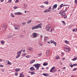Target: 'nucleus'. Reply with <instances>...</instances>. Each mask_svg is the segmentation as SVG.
<instances>
[{
    "instance_id": "32",
    "label": "nucleus",
    "mask_w": 77,
    "mask_h": 77,
    "mask_svg": "<svg viewBox=\"0 0 77 77\" xmlns=\"http://www.w3.org/2000/svg\"><path fill=\"white\" fill-rule=\"evenodd\" d=\"M1 43L3 44V45H4V43H5V41H1Z\"/></svg>"
},
{
    "instance_id": "57",
    "label": "nucleus",
    "mask_w": 77,
    "mask_h": 77,
    "mask_svg": "<svg viewBox=\"0 0 77 77\" xmlns=\"http://www.w3.org/2000/svg\"><path fill=\"white\" fill-rule=\"evenodd\" d=\"M62 22L63 23V24H65V22L64 21H63Z\"/></svg>"
},
{
    "instance_id": "34",
    "label": "nucleus",
    "mask_w": 77,
    "mask_h": 77,
    "mask_svg": "<svg viewBox=\"0 0 77 77\" xmlns=\"http://www.w3.org/2000/svg\"><path fill=\"white\" fill-rule=\"evenodd\" d=\"M16 71H17V72H18V71H20V69H15Z\"/></svg>"
},
{
    "instance_id": "18",
    "label": "nucleus",
    "mask_w": 77,
    "mask_h": 77,
    "mask_svg": "<svg viewBox=\"0 0 77 77\" xmlns=\"http://www.w3.org/2000/svg\"><path fill=\"white\" fill-rule=\"evenodd\" d=\"M43 66H47V65H48V63L47 62L44 63L43 64Z\"/></svg>"
},
{
    "instance_id": "46",
    "label": "nucleus",
    "mask_w": 77,
    "mask_h": 77,
    "mask_svg": "<svg viewBox=\"0 0 77 77\" xmlns=\"http://www.w3.org/2000/svg\"><path fill=\"white\" fill-rule=\"evenodd\" d=\"M77 59V58H74L73 59V60H76Z\"/></svg>"
},
{
    "instance_id": "14",
    "label": "nucleus",
    "mask_w": 77,
    "mask_h": 77,
    "mask_svg": "<svg viewBox=\"0 0 77 77\" xmlns=\"http://www.w3.org/2000/svg\"><path fill=\"white\" fill-rule=\"evenodd\" d=\"M51 43H52L54 44L55 46H56V44H57V43H56V42L53 41H51Z\"/></svg>"
},
{
    "instance_id": "41",
    "label": "nucleus",
    "mask_w": 77,
    "mask_h": 77,
    "mask_svg": "<svg viewBox=\"0 0 77 77\" xmlns=\"http://www.w3.org/2000/svg\"><path fill=\"white\" fill-rule=\"evenodd\" d=\"M18 8V7L17 6H15L14 7V9H17Z\"/></svg>"
},
{
    "instance_id": "40",
    "label": "nucleus",
    "mask_w": 77,
    "mask_h": 77,
    "mask_svg": "<svg viewBox=\"0 0 77 77\" xmlns=\"http://www.w3.org/2000/svg\"><path fill=\"white\" fill-rule=\"evenodd\" d=\"M64 48H67L68 46L66 45H65L64 46Z\"/></svg>"
},
{
    "instance_id": "10",
    "label": "nucleus",
    "mask_w": 77,
    "mask_h": 77,
    "mask_svg": "<svg viewBox=\"0 0 77 77\" xmlns=\"http://www.w3.org/2000/svg\"><path fill=\"white\" fill-rule=\"evenodd\" d=\"M50 11H51V10L48 9L44 11V13H47V12H50Z\"/></svg>"
},
{
    "instance_id": "39",
    "label": "nucleus",
    "mask_w": 77,
    "mask_h": 77,
    "mask_svg": "<svg viewBox=\"0 0 77 77\" xmlns=\"http://www.w3.org/2000/svg\"><path fill=\"white\" fill-rule=\"evenodd\" d=\"M65 42L66 44H68V43H69V42L67 41H66Z\"/></svg>"
},
{
    "instance_id": "20",
    "label": "nucleus",
    "mask_w": 77,
    "mask_h": 77,
    "mask_svg": "<svg viewBox=\"0 0 77 77\" xmlns=\"http://www.w3.org/2000/svg\"><path fill=\"white\" fill-rule=\"evenodd\" d=\"M35 62V60H32L30 62V63L32 64L33 63H34Z\"/></svg>"
},
{
    "instance_id": "25",
    "label": "nucleus",
    "mask_w": 77,
    "mask_h": 77,
    "mask_svg": "<svg viewBox=\"0 0 77 77\" xmlns=\"http://www.w3.org/2000/svg\"><path fill=\"white\" fill-rule=\"evenodd\" d=\"M26 58H30V55H28L26 56Z\"/></svg>"
},
{
    "instance_id": "51",
    "label": "nucleus",
    "mask_w": 77,
    "mask_h": 77,
    "mask_svg": "<svg viewBox=\"0 0 77 77\" xmlns=\"http://www.w3.org/2000/svg\"><path fill=\"white\" fill-rule=\"evenodd\" d=\"M0 67H3V66L2 65H0Z\"/></svg>"
},
{
    "instance_id": "29",
    "label": "nucleus",
    "mask_w": 77,
    "mask_h": 77,
    "mask_svg": "<svg viewBox=\"0 0 77 77\" xmlns=\"http://www.w3.org/2000/svg\"><path fill=\"white\" fill-rule=\"evenodd\" d=\"M56 59H59V56H57L55 57Z\"/></svg>"
},
{
    "instance_id": "19",
    "label": "nucleus",
    "mask_w": 77,
    "mask_h": 77,
    "mask_svg": "<svg viewBox=\"0 0 77 77\" xmlns=\"http://www.w3.org/2000/svg\"><path fill=\"white\" fill-rule=\"evenodd\" d=\"M19 77H24V75L22 74V73H20Z\"/></svg>"
},
{
    "instance_id": "56",
    "label": "nucleus",
    "mask_w": 77,
    "mask_h": 77,
    "mask_svg": "<svg viewBox=\"0 0 77 77\" xmlns=\"http://www.w3.org/2000/svg\"><path fill=\"white\" fill-rule=\"evenodd\" d=\"M2 61H3V60H2V59L0 58V62H2Z\"/></svg>"
},
{
    "instance_id": "47",
    "label": "nucleus",
    "mask_w": 77,
    "mask_h": 77,
    "mask_svg": "<svg viewBox=\"0 0 77 77\" xmlns=\"http://www.w3.org/2000/svg\"><path fill=\"white\" fill-rule=\"evenodd\" d=\"M18 2V0H16V1L15 2V3H17Z\"/></svg>"
},
{
    "instance_id": "38",
    "label": "nucleus",
    "mask_w": 77,
    "mask_h": 77,
    "mask_svg": "<svg viewBox=\"0 0 77 77\" xmlns=\"http://www.w3.org/2000/svg\"><path fill=\"white\" fill-rule=\"evenodd\" d=\"M22 56H26V54L25 53L23 54Z\"/></svg>"
},
{
    "instance_id": "31",
    "label": "nucleus",
    "mask_w": 77,
    "mask_h": 77,
    "mask_svg": "<svg viewBox=\"0 0 77 77\" xmlns=\"http://www.w3.org/2000/svg\"><path fill=\"white\" fill-rule=\"evenodd\" d=\"M64 50L65 51H66V52H67V51H68V48H66L65 49H64Z\"/></svg>"
},
{
    "instance_id": "3",
    "label": "nucleus",
    "mask_w": 77,
    "mask_h": 77,
    "mask_svg": "<svg viewBox=\"0 0 77 77\" xmlns=\"http://www.w3.org/2000/svg\"><path fill=\"white\" fill-rule=\"evenodd\" d=\"M46 29L47 30L49 31V32H51L52 31H53V29H52V28H51L50 25H48L46 26Z\"/></svg>"
},
{
    "instance_id": "26",
    "label": "nucleus",
    "mask_w": 77,
    "mask_h": 77,
    "mask_svg": "<svg viewBox=\"0 0 77 77\" xmlns=\"http://www.w3.org/2000/svg\"><path fill=\"white\" fill-rule=\"evenodd\" d=\"M29 50H30V51H32V50H33V49L32 48V47H29Z\"/></svg>"
},
{
    "instance_id": "48",
    "label": "nucleus",
    "mask_w": 77,
    "mask_h": 77,
    "mask_svg": "<svg viewBox=\"0 0 77 77\" xmlns=\"http://www.w3.org/2000/svg\"><path fill=\"white\" fill-rule=\"evenodd\" d=\"M70 48H68V51H70Z\"/></svg>"
},
{
    "instance_id": "21",
    "label": "nucleus",
    "mask_w": 77,
    "mask_h": 77,
    "mask_svg": "<svg viewBox=\"0 0 77 77\" xmlns=\"http://www.w3.org/2000/svg\"><path fill=\"white\" fill-rule=\"evenodd\" d=\"M56 71H57V69H55L52 70V72H55Z\"/></svg>"
},
{
    "instance_id": "55",
    "label": "nucleus",
    "mask_w": 77,
    "mask_h": 77,
    "mask_svg": "<svg viewBox=\"0 0 77 77\" xmlns=\"http://www.w3.org/2000/svg\"><path fill=\"white\" fill-rule=\"evenodd\" d=\"M68 6V5H63V6Z\"/></svg>"
},
{
    "instance_id": "22",
    "label": "nucleus",
    "mask_w": 77,
    "mask_h": 77,
    "mask_svg": "<svg viewBox=\"0 0 77 77\" xmlns=\"http://www.w3.org/2000/svg\"><path fill=\"white\" fill-rule=\"evenodd\" d=\"M50 51H46V54L47 56H48V54L49 53H50Z\"/></svg>"
},
{
    "instance_id": "5",
    "label": "nucleus",
    "mask_w": 77,
    "mask_h": 77,
    "mask_svg": "<svg viewBox=\"0 0 77 77\" xmlns=\"http://www.w3.org/2000/svg\"><path fill=\"white\" fill-rule=\"evenodd\" d=\"M33 66L36 68V69L38 70L39 68V67H40V64L39 63H36Z\"/></svg>"
},
{
    "instance_id": "43",
    "label": "nucleus",
    "mask_w": 77,
    "mask_h": 77,
    "mask_svg": "<svg viewBox=\"0 0 77 77\" xmlns=\"http://www.w3.org/2000/svg\"><path fill=\"white\" fill-rule=\"evenodd\" d=\"M55 8H54V7H53V8L52 9V11H53L55 9Z\"/></svg>"
},
{
    "instance_id": "15",
    "label": "nucleus",
    "mask_w": 77,
    "mask_h": 77,
    "mask_svg": "<svg viewBox=\"0 0 77 77\" xmlns=\"http://www.w3.org/2000/svg\"><path fill=\"white\" fill-rule=\"evenodd\" d=\"M55 69V66H53V67L51 69H50V72H52V71L54 70Z\"/></svg>"
},
{
    "instance_id": "49",
    "label": "nucleus",
    "mask_w": 77,
    "mask_h": 77,
    "mask_svg": "<svg viewBox=\"0 0 77 77\" xmlns=\"http://www.w3.org/2000/svg\"><path fill=\"white\" fill-rule=\"evenodd\" d=\"M51 7H50L48 9L49 10H51Z\"/></svg>"
},
{
    "instance_id": "36",
    "label": "nucleus",
    "mask_w": 77,
    "mask_h": 77,
    "mask_svg": "<svg viewBox=\"0 0 77 77\" xmlns=\"http://www.w3.org/2000/svg\"><path fill=\"white\" fill-rule=\"evenodd\" d=\"M26 24V22H23L22 23V24L23 25V26H24Z\"/></svg>"
},
{
    "instance_id": "62",
    "label": "nucleus",
    "mask_w": 77,
    "mask_h": 77,
    "mask_svg": "<svg viewBox=\"0 0 77 77\" xmlns=\"http://www.w3.org/2000/svg\"><path fill=\"white\" fill-rule=\"evenodd\" d=\"M1 2H3V1H4V0H1Z\"/></svg>"
},
{
    "instance_id": "23",
    "label": "nucleus",
    "mask_w": 77,
    "mask_h": 77,
    "mask_svg": "<svg viewBox=\"0 0 77 77\" xmlns=\"http://www.w3.org/2000/svg\"><path fill=\"white\" fill-rule=\"evenodd\" d=\"M6 61H7V62H8V65H11V63H10L9 61V60H7Z\"/></svg>"
},
{
    "instance_id": "1",
    "label": "nucleus",
    "mask_w": 77,
    "mask_h": 77,
    "mask_svg": "<svg viewBox=\"0 0 77 77\" xmlns=\"http://www.w3.org/2000/svg\"><path fill=\"white\" fill-rule=\"evenodd\" d=\"M67 10L68 9L66 8L65 10H62L59 12V14H60L61 16L63 17L64 18H67V16L65 14V12H66Z\"/></svg>"
},
{
    "instance_id": "50",
    "label": "nucleus",
    "mask_w": 77,
    "mask_h": 77,
    "mask_svg": "<svg viewBox=\"0 0 77 77\" xmlns=\"http://www.w3.org/2000/svg\"><path fill=\"white\" fill-rule=\"evenodd\" d=\"M75 3H77V0H75Z\"/></svg>"
},
{
    "instance_id": "27",
    "label": "nucleus",
    "mask_w": 77,
    "mask_h": 77,
    "mask_svg": "<svg viewBox=\"0 0 77 77\" xmlns=\"http://www.w3.org/2000/svg\"><path fill=\"white\" fill-rule=\"evenodd\" d=\"M31 22H32V20H29L27 22V23H28V24H29V23H31Z\"/></svg>"
},
{
    "instance_id": "24",
    "label": "nucleus",
    "mask_w": 77,
    "mask_h": 77,
    "mask_svg": "<svg viewBox=\"0 0 77 77\" xmlns=\"http://www.w3.org/2000/svg\"><path fill=\"white\" fill-rule=\"evenodd\" d=\"M13 36L12 35H8V36H7V38H12V37Z\"/></svg>"
},
{
    "instance_id": "52",
    "label": "nucleus",
    "mask_w": 77,
    "mask_h": 77,
    "mask_svg": "<svg viewBox=\"0 0 77 77\" xmlns=\"http://www.w3.org/2000/svg\"><path fill=\"white\" fill-rule=\"evenodd\" d=\"M41 55H42V54H38V56H41Z\"/></svg>"
},
{
    "instance_id": "58",
    "label": "nucleus",
    "mask_w": 77,
    "mask_h": 77,
    "mask_svg": "<svg viewBox=\"0 0 77 77\" xmlns=\"http://www.w3.org/2000/svg\"><path fill=\"white\" fill-rule=\"evenodd\" d=\"M60 64L61 65H62V62H60Z\"/></svg>"
},
{
    "instance_id": "7",
    "label": "nucleus",
    "mask_w": 77,
    "mask_h": 77,
    "mask_svg": "<svg viewBox=\"0 0 77 77\" xmlns=\"http://www.w3.org/2000/svg\"><path fill=\"white\" fill-rule=\"evenodd\" d=\"M69 66L71 67V68H72L74 66H77V64H74L73 65H72L71 63H70L69 64Z\"/></svg>"
},
{
    "instance_id": "33",
    "label": "nucleus",
    "mask_w": 77,
    "mask_h": 77,
    "mask_svg": "<svg viewBox=\"0 0 77 77\" xmlns=\"http://www.w3.org/2000/svg\"><path fill=\"white\" fill-rule=\"evenodd\" d=\"M3 28H4L5 29H6V26L4 25L3 26Z\"/></svg>"
},
{
    "instance_id": "12",
    "label": "nucleus",
    "mask_w": 77,
    "mask_h": 77,
    "mask_svg": "<svg viewBox=\"0 0 77 77\" xmlns=\"http://www.w3.org/2000/svg\"><path fill=\"white\" fill-rule=\"evenodd\" d=\"M29 69H30L31 71H34V70H35V68L33 67H30Z\"/></svg>"
},
{
    "instance_id": "64",
    "label": "nucleus",
    "mask_w": 77,
    "mask_h": 77,
    "mask_svg": "<svg viewBox=\"0 0 77 77\" xmlns=\"http://www.w3.org/2000/svg\"><path fill=\"white\" fill-rule=\"evenodd\" d=\"M75 30L76 32V31H77V28L75 29Z\"/></svg>"
},
{
    "instance_id": "30",
    "label": "nucleus",
    "mask_w": 77,
    "mask_h": 77,
    "mask_svg": "<svg viewBox=\"0 0 77 77\" xmlns=\"http://www.w3.org/2000/svg\"><path fill=\"white\" fill-rule=\"evenodd\" d=\"M44 4H46V5H48V1H45L44 2Z\"/></svg>"
},
{
    "instance_id": "13",
    "label": "nucleus",
    "mask_w": 77,
    "mask_h": 77,
    "mask_svg": "<svg viewBox=\"0 0 77 77\" xmlns=\"http://www.w3.org/2000/svg\"><path fill=\"white\" fill-rule=\"evenodd\" d=\"M43 75L44 76H46V77H48V76H49V74L47 73H43Z\"/></svg>"
},
{
    "instance_id": "54",
    "label": "nucleus",
    "mask_w": 77,
    "mask_h": 77,
    "mask_svg": "<svg viewBox=\"0 0 77 77\" xmlns=\"http://www.w3.org/2000/svg\"><path fill=\"white\" fill-rule=\"evenodd\" d=\"M42 37H43V36H42V35H41L40 36V38H42Z\"/></svg>"
},
{
    "instance_id": "11",
    "label": "nucleus",
    "mask_w": 77,
    "mask_h": 77,
    "mask_svg": "<svg viewBox=\"0 0 77 77\" xmlns=\"http://www.w3.org/2000/svg\"><path fill=\"white\" fill-rule=\"evenodd\" d=\"M63 4H61L60 5V8H58V10H59V9H61V8H62V7H63Z\"/></svg>"
},
{
    "instance_id": "61",
    "label": "nucleus",
    "mask_w": 77,
    "mask_h": 77,
    "mask_svg": "<svg viewBox=\"0 0 77 77\" xmlns=\"http://www.w3.org/2000/svg\"><path fill=\"white\" fill-rule=\"evenodd\" d=\"M66 69V67H65L63 68V69Z\"/></svg>"
},
{
    "instance_id": "28",
    "label": "nucleus",
    "mask_w": 77,
    "mask_h": 77,
    "mask_svg": "<svg viewBox=\"0 0 77 77\" xmlns=\"http://www.w3.org/2000/svg\"><path fill=\"white\" fill-rule=\"evenodd\" d=\"M30 72V73H31V75H33L35 74V73L34 72Z\"/></svg>"
},
{
    "instance_id": "35",
    "label": "nucleus",
    "mask_w": 77,
    "mask_h": 77,
    "mask_svg": "<svg viewBox=\"0 0 77 77\" xmlns=\"http://www.w3.org/2000/svg\"><path fill=\"white\" fill-rule=\"evenodd\" d=\"M11 17L14 18V15H13V14L12 13H11Z\"/></svg>"
},
{
    "instance_id": "60",
    "label": "nucleus",
    "mask_w": 77,
    "mask_h": 77,
    "mask_svg": "<svg viewBox=\"0 0 77 77\" xmlns=\"http://www.w3.org/2000/svg\"><path fill=\"white\" fill-rule=\"evenodd\" d=\"M26 51V50H23V52H25Z\"/></svg>"
},
{
    "instance_id": "6",
    "label": "nucleus",
    "mask_w": 77,
    "mask_h": 77,
    "mask_svg": "<svg viewBox=\"0 0 77 77\" xmlns=\"http://www.w3.org/2000/svg\"><path fill=\"white\" fill-rule=\"evenodd\" d=\"M14 27H15V30H18V29H20V26L19 25H14Z\"/></svg>"
},
{
    "instance_id": "45",
    "label": "nucleus",
    "mask_w": 77,
    "mask_h": 77,
    "mask_svg": "<svg viewBox=\"0 0 77 77\" xmlns=\"http://www.w3.org/2000/svg\"><path fill=\"white\" fill-rule=\"evenodd\" d=\"M41 8H44V6L43 5H42L41 6Z\"/></svg>"
},
{
    "instance_id": "53",
    "label": "nucleus",
    "mask_w": 77,
    "mask_h": 77,
    "mask_svg": "<svg viewBox=\"0 0 77 77\" xmlns=\"http://www.w3.org/2000/svg\"><path fill=\"white\" fill-rule=\"evenodd\" d=\"M73 32H76L75 29H74L72 30Z\"/></svg>"
},
{
    "instance_id": "37",
    "label": "nucleus",
    "mask_w": 77,
    "mask_h": 77,
    "mask_svg": "<svg viewBox=\"0 0 77 77\" xmlns=\"http://www.w3.org/2000/svg\"><path fill=\"white\" fill-rule=\"evenodd\" d=\"M11 2H12V0H9L8 2L9 3H11Z\"/></svg>"
},
{
    "instance_id": "8",
    "label": "nucleus",
    "mask_w": 77,
    "mask_h": 77,
    "mask_svg": "<svg viewBox=\"0 0 77 77\" xmlns=\"http://www.w3.org/2000/svg\"><path fill=\"white\" fill-rule=\"evenodd\" d=\"M32 35L33 38H36V36H37V33H34L32 34Z\"/></svg>"
},
{
    "instance_id": "59",
    "label": "nucleus",
    "mask_w": 77,
    "mask_h": 77,
    "mask_svg": "<svg viewBox=\"0 0 77 77\" xmlns=\"http://www.w3.org/2000/svg\"><path fill=\"white\" fill-rule=\"evenodd\" d=\"M61 54L62 55H64V53H61Z\"/></svg>"
},
{
    "instance_id": "63",
    "label": "nucleus",
    "mask_w": 77,
    "mask_h": 77,
    "mask_svg": "<svg viewBox=\"0 0 77 77\" xmlns=\"http://www.w3.org/2000/svg\"><path fill=\"white\" fill-rule=\"evenodd\" d=\"M47 43H48V44H50V42H47Z\"/></svg>"
},
{
    "instance_id": "16",
    "label": "nucleus",
    "mask_w": 77,
    "mask_h": 77,
    "mask_svg": "<svg viewBox=\"0 0 77 77\" xmlns=\"http://www.w3.org/2000/svg\"><path fill=\"white\" fill-rule=\"evenodd\" d=\"M48 37L47 36H46L45 37L44 40L45 41H47V40H48Z\"/></svg>"
},
{
    "instance_id": "4",
    "label": "nucleus",
    "mask_w": 77,
    "mask_h": 77,
    "mask_svg": "<svg viewBox=\"0 0 77 77\" xmlns=\"http://www.w3.org/2000/svg\"><path fill=\"white\" fill-rule=\"evenodd\" d=\"M22 51H23V50L17 52V55L16 57V59H17L20 57V55H21V53H22Z\"/></svg>"
},
{
    "instance_id": "44",
    "label": "nucleus",
    "mask_w": 77,
    "mask_h": 77,
    "mask_svg": "<svg viewBox=\"0 0 77 77\" xmlns=\"http://www.w3.org/2000/svg\"><path fill=\"white\" fill-rule=\"evenodd\" d=\"M76 70L77 68H75L73 69V71H76Z\"/></svg>"
},
{
    "instance_id": "17",
    "label": "nucleus",
    "mask_w": 77,
    "mask_h": 77,
    "mask_svg": "<svg viewBox=\"0 0 77 77\" xmlns=\"http://www.w3.org/2000/svg\"><path fill=\"white\" fill-rule=\"evenodd\" d=\"M57 4H55V5H54L53 6V8H54L55 9H56L57 8Z\"/></svg>"
},
{
    "instance_id": "9",
    "label": "nucleus",
    "mask_w": 77,
    "mask_h": 77,
    "mask_svg": "<svg viewBox=\"0 0 77 77\" xmlns=\"http://www.w3.org/2000/svg\"><path fill=\"white\" fill-rule=\"evenodd\" d=\"M14 14L15 15H17V14L19 15H22V13L20 12H17L15 13H14Z\"/></svg>"
},
{
    "instance_id": "2",
    "label": "nucleus",
    "mask_w": 77,
    "mask_h": 77,
    "mask_svg": "<svg viewBox=\"0 0 77 77\" xmlns=\"http://www.w3.org/2000/svg\"><path fill=\"white\" fill-rule=\"evenodd\" d=\"M42 26V23L38 24L37 25L33 27L32 29V30H34V29H38V28H42V26Z\"/></svg>"
},
{
    "instance_id": "42",
    "label": "nucleus",
    "mask_w": 77,
    "mask_h": 77,
    "mask_svg": "<svg viewBox=\"0 0 77 77\" xmlns=\"http://www.w3.org/2000/svg\"><path fill=\"white\" fill-rule=\"evenodd\" d=\"M15 76H17L18 75V72H17L15 73Z\"/></svg>"
}]
</instances>
